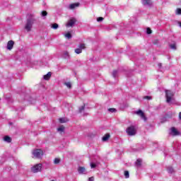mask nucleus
Returning <instances> with one entry per match:
<instances>
[{
  "label": "nucleus",
  "mask_w": 181,
  "mask_h": 181,
  "mask_svg": "<svg viewBox=\"0 0 181 181\" xmlns=\"http://www.w3.org/2000/svg\"><path fill=\"white\" fill-rule=\"evenodd\" d=\"M36 22V18L35 15L30 14L26 19V21L24 24V30L27 31L28 33L29 32H32V29H33V25Z\"/></svg>",
  "instance_id": "1"
},
{
  "label": "nucleus",
  "mask_w": 181,
  "mask_h": 181,
  "mask_svg": "<svg viewBox=\"0 0 181 181\" xmlns=\"http://www.w3.org/2000/svg\"><path fill=\"white\" fill-rule=\"evenodd\" d=\"M173 92L171 90H165V97H166V101L168 104H170L172 103V100H173Z\"/></svg>",
  "instance_id": "2"
},
{
  "label": "nucleus",
  "mask_w": 181,
  "mask_h": 181,
  "mask_svg": "<svg viewBox=\"0 0 181 181\" xmlns=\"http://www.w3.org/2000/svg\"><path fill=\"white\" fill-rule=\"evenodd\" d=\"M127 133L129 136H134V135H136V129L135 127L131 126L127 129Z\"/></svg>",
  "instance_id": "3"
},
{
  "label": "nucleus",
  "mask_w": 181,
  "mask_h": 181,
  "mask_svg": "<svg viewBox=\"0 0 181 181\" xmlns=\"http://www.w3.org/2000/svg\"><path fill=\"white\" fill-rule=\"evenodd\" d=\"M33 155L35 156V158L40 159V158H42L43 156V151H42V149H35L33 151Z\"/></svg>",
  "instance_id": "4"
},
{
  "label": "nucleus",
  "mask_w": 181,
  "mask_h": 181,
  "mask_svg": "<svg viewBox=\"0 0 181 181\" xmlns=\"http://www.w3.org/2000/svg\"><path fill=\"white\" fill-rule=\"evenodd\" d=\"M32 172L33 173H37V172H40L42 170V163L36 164L31 168Z\"/></svg>",
  "instance_id": "5"
},
{
  "label": "nucleus",
  "mask_w": 181,
  "mask_h": 181,
  "mask_svg": "<svg viewBox=\"0 0 181 181\" xmlns=\"http://www.w3.org/2000/svg\"><path fill=\"white\" fill-rule=\"evenodd\" d=\"M76 22H77V20L75 18H71L68 21L67 24H66L67 28H70V27L74 26Z\"/></svg>",
  "instance_id": "6"
},
{
  "label": "nucleus",
  "mask_w": 181,
  "mask_h": 181,
  "mask_svg": "<svg viewBox=\"0 0 181 181\" xmlns=\"http://www.w3.org/2000/svg\"><path fill=\"white\" fill-rule=\"evenodd\" d=\"M170 134L173 135V136H177V135H180V133L177 131V129H176V128L172 127L170 129Z\"/></svg>",
  "instance_id": "7"
},
{
  "label": "nucleus",
  "mask_w": 181,
  "mask_h": 181,
  "mask_svg": "<svg viewBox=\"0 0 181 181\" xmlns=\"http://www.w3.org/2000/svg\"><path fill=\"white\" fill-rule=\"evenodd\" d=\"M78 173H79V175H87L88 173L87 170H86V168L81 166H79L78 168Z\"/></svg>",
  "instance_id": "8"
},
{
  "label": "nucleus",
  "mask_w": 181,
  "mask_h": 181,
  "mask_svg": "<svg viewBox=\"0 0 181 181\" xmlns=\"http://www.w3.org/2000/svg\"><path fill=\"white\" fill-rule=\"evenodd\" d=\"M136 114H137V115H139V117H141V118H142L144 119V121H146L148 119L146 118V116H145V113H144V112H142V110H139L136 112Z\"/></svg>",
  "instance_id": "9"
},
{
  "label": "nucleus",
  "mask_w": 181,
  "mask_h": 181,
  "mask_svg": "<svg viewBox=\"0 0 181 181\" xmlns=\"http://www.w3.org/2000/svg\"><path fill=\"white\" fill-rule=\"evenodd\" d=\"M13 45H15V42H13V40L8 41L7 43L8 50H12V49H13Z\"/></svg>",
  "instance_id": "10"
},
{
  "label": "nucleus",
  "mask_w": 181,
  "mask_h": 181,
  "mask_svg": "<svg viewBox=\"0 0 181 181\" xmlns=\"http://www.w3.org/2000/svg\"><path fill=\"white\" fill-rule=\"evenodd\" d=\"M143 5L151 6L152 5V1L151 0H141Z\"/></svg>",
  "instance_id": "11"
},
{
  "label": "nucleus",
  "mask_w": 181,
  "mask_h": 181,
  "mask_svg": "<svg viewBox=\"0 0 181 181\" xmlns=\"http://www.w3.org/2000/svg\"><path fill=\"white\" fill-rule=\"evenodd\" d=\"M52 77V72H48L46 75L44 76V80H50Z\"/></svg>",
  "instance_id": "12"
},
{
  "label": "nucleus",
  "mask_w": 181,
  "mask_h": 181,
  "mask_svg": "<svg viewBox=\"0 0 181 181\" xmlns=\"http://www.w3.org/2000/svg\"><path fill=\"white\" fill-rule=\"evenodd\" d=\"M4 141L5 142H8V144H10V142H12V139H11V137H9V136H6L4 138Z\"/></svg>",
  "instance_id": "13"
},
{
  "label": "nucleus",
  "mask_w": 181,
  "mask_h": 181,
  "mask_svg": "<svg viewBox=\"0 0 181 181\" xmlns=\"http://www.w3.org/2000/svg\"><path fill=\"white\" fill-rule=\"evenodd\" d=\"M108 139H110V134H106L102 138V141H103V142H106V141H108Z\"/></svg>",
  "instance_id": "14"
},
{
  "label": "nucleus",
  "mask_w": 181,
  "mask_h": 181,
  "mask_svg": "<svg viewBox=\"0 0 181 181\" xmlns=\"http://www.w3.org/2000/svg\"><path fill=\"white\" fill-rule=\"evenodd\" d=\"M142 165V160L141 159H137L136 161V166L137 168H141V165Z\"/></svg>",
  "instance_id": "15"
},
{
  "label": "nucleus",
  "mask_w": 181,
  "mask_h": 181,
  "mask_svg": "<svg viewBox=\"0 0 181 181\" xmlns=\"http://www.w3.org/2000/svg\"><path fill=\"white\" fill-rule=\"evenodd\" d=\"M59 121L61 124H64V122H67L69 120L64 117H62L59 119Z\"/></svg>",
  "instance_id": "16"
},
{
  "label": "nucleus",
  "mask_w": 181,
  "mask_h": 181,
  "mask_svg": "<svg viewBox=\"0 0 181 181\" xmlns=\"http://www.w3.org/2000/svg\"><path fill=\"white\" fill-rule=\"evenodd\" d=\"M63 57H64V59H69L70 55L69 54V52H64V54H63Z\"/></svg>",
  "instance_id": "17"
},
{
  "label": "nucleus",
  "mask_w": 181,
  "mask_h": 181,
  "mask_svg": "<svg viewBox=\"0 0 181 181\" xmlns=\"http://www.w3.org/2000/svg\"><path fill=\"white\" fill-rule=\"evenodd\" d=\"M167 170L168 173H175V170L172 167H168Z\"/></svg>",
  "instance_id": "18"
},
{
  "label": "nucleus",
  "mask_w": 181,
  "mask_h": 181,
  "mask_svg": "<svg viewBox=\"0 0 181 181\" xmlns=\"http://www.w3.org/2000/svg\"><path fill=\"white\" fill-rule=\"evenodd\" d=\"M76 6H78V4H72L69 5V9H74V8H76Z\"/></svg>",
  "instance_id": "19"
},
{
  "label": "nucleus",
  "mask_w": 181,
  "mask_h": 181,
  "mask_svg": "<svg viewBox=\"0 0 181 181\" xmlns=\"http://www.w3.org/2000/svg\"><path fill=\"white\" fill-rule=\"evenodd\" d=\"M51 28L52 29H54V30L58 29L59 28V24H57V23L52 24Z\"/></svg>",
  "instance_id": "20"
},
{
  "label": "nucleus",
  "mask_w": 181,
  "mask_h": 181,
  "mask_svg": "<svg viewBox=\"0 0 181 181\" xmlns=\"http://www.w3.org/2000/svg\"><path fill=\"white\" fill-rule=\"evenodd\" d=\"M58 132H64V127L61 126L57 129Z\"/></svg>",
  "instance_id": "21"
},
{
  "label": "nucleus",
  "mask_w": 181,
  "mask_h": 181,
  "mask_svg": "<svg viewBox=\"0 0 181 181\" xmlns=\"http://www.w3.org/2000/svg\"><path fill=\"white\" fill-rule=\"evenodd\" d=\"M124 177L126 179L129 178V172L128 170L124 171Z\"/></svg>",
  "instance_id": "22"
},
{
  "label": "nucleus",
  "mask_w": 181,
  "mask_h": 181,
  "mask_svg": "<svg viewBox=\"0 0 181 181\" xmlns=\"http://www.w3.org/2000/svg\"><path fill=\"white\" fill-rule=\"evenodd\" d=\"M78 48L81 49V50H83V49H86V44L79 45Z\"/></svg>",
  "instance_id": "23"
},
{
  "label": "nucleus",
  "mask_w": 181,
  "mask_h": 181,
  "mask_svg": "<svg viewBox=\"0 0 181 181\" xmlns=\"http://www.w3.org/2000/svg\"><path fill=\"white\" fill-rule=\"evenodd\" d=\"M81 52H83V50H81V49H79V48L75 49V53H76V54H80V53H81Z\"/></svg>",
  "instance_id": "24"
},
{
  "label": "nucleus",
  "mask_w": 181,
  "mask_h": 181,
  "mask_svg": "<svg viewBox=\"0 0 181 181\" xmlns=\"http://www.w3.org/2000/svg\"><path fill=\"white\" fill-rule=\"evenodd\" d=\"M54 165H59V163H60V160H59V158H55V159L54 160Z\"/></svg>",
  "instance_id": "25"
},
{
  "label": "nucleus",
  "mask_w": 181,
  "mask_h": 181,
  "mask_svg": "<svg viewBox=\"0 0 181 181\" xmlns=\"http://www.w3.org/2000/svg\"><path fill=\"white\" fill-rule=\"evenodd\" d=\"M41 16H42V17L47 16V11H42Z\"/></svg>",
  "instance_id": "26"
},
{
  "label": "nucleus",
  "mask_w": 181,
  "mask_h": 181,
  "mask_svg": "<svg viewBox=\"0 0 181 181\" xmlns=\"http://www.w3.org/2000/svg\"><path fill=\"white\" fill-rule=\"evenodd\" d=\"M117 74H118V71H117V70L113 71L112 76H113L114 78H115V77H117Z\"/></svg>",
  "instance_id": "27"
},
{
  "label": "nucleus",
  "mask_w": 181,
  "mask_h": 181,
  "mask_svg": "<svg viewBox=\"0 0 181 181\" xmlns=\"http://www.w3.org/2000/svg\"><path fill=\"white\" fill-rule=\"evenodd\" d=\"M175 14L181 15V8H177L175 11Z\"/></svg>",
  "instance_id": "28"
},
{
  "label": "nucleus",
  "mask_w": 181,
  "mask_h": 181,
  "mask_svg": "<svg viewBox=\"0 0 181 181\" xmlns=\"http://www.w3.org/2000/svg\"><path fill=\"white\" fill-rule=\"evenodd\" d=\"M170 49H173V50H176V45L175 44H171L170 45Z\"/></svg>",
  "instance_id": "29"
},
{
  "label": "nucleus",
  "mask_w": 181,
  "mask_h": 181,
  "mask_svg": "<svg viewBox=\"0 0 181 181\" xmlns=\"http://www.w3.org/2000/svg\"><path fill=\"white\" fill-rule=\"evenodd\" d=\"M65 86H66V87H68V88H71V83H70V82H66Z\"/></svg>",
  "instance_id": "30"
},
{
  "label": "nucleus",
  "mask_w": 181,
  "mask_h": 181,
  "mask_svg": "<svg viewBox=\"0 0 181 181\" xmlns=\"http://www.w3.org/2000/svg\"><path fill=\"white\" fill-rule=\"evenodd\" d=\"M84 108H86V105H83V106L79 107V112H83V111H84Z\"/></svg>",
  "instance_id": "31"
},
{
  "label": "nucleus",
  "mask_w": 181,
  "mask_h": 181,
  "mask_svg": "<svg viewBox=\"0 0 181 181\" xmlns=\"http://www.w3.org/2000/svg\"><path fill=\"white\" fill-rule=\"evenodd\" d=\"M108 111H109V112H116L117 109H115V108H109Z\"/></svg>",
  "instance_id": "32"
},
{
  "label": "nucleus",
  "mask_w": 181,
  "mask_h": 181,
  "mask_svg": "<svg viewBox=\"0 0 181 181\" xmlns=\"http://www.w3.org/2000/svg\"><path fill=\"white\" fill-rule=\"evenodd\" d=\"M90 168H91V169H94V168H97V165L94 163H90Z\"/></svg>",
  "instance_id": "33"
},
{
  "label": "nucleus",
  "mask_w": 181,
  "mask_h": 181,
  "mask_svg": "<svg viewBox=\"0 0 181 181\" xmlns=\"http://www.w3.org/2000/svg\"><path fill=\"white\" fill-rule=\"evenodd\" d=\"M65 37H66L67 39H71V34H70L69 33H66L65 35Z\"/></svg>",
  "instance_id": "34"
},
{
  "label": "nucleus",
  "mask_w": 181,
  "mask_h": 181,
  "mask_svg": "<svg viewBox=\"0 0 181 181\" xmlns=\"http://www.w3.org/2000/svg\"><path fill=\"white\" fill-rule=\"evenodd\" d=\"M146 33H147V35H151V33H152V30H151V28H148L146 29Z\"/></svg>",
  "instance_id": "35"
},
{
  "label": "nucleus",
  "mask_w": 181,
  "mask_h": 181,
  "mask_svg": "<svg viewBox=\"0 0 181 181\" xmlns=\"http://www.w3.org/2000/svg\"><path fill=\"white\" fill-rule=\"evenodd\" d=\"M103 21H104V18H103V17H98L97 18L98 22H103Z\"/></svg>",
  "instance_id": "36"
},
{
  "label": "nucleus",
  "mask_w": 181,
  "mask_h": 181,
  "mask_svg": "<svg viewBox=\"0 0 181 181\" xmlns=\"http://www.w3.org/2000/svg\"><path fill=\"white\" fill-rule=\"evenodd\" d=\"M144 100H152V97L151 96H144Z\"/></svg>",
  "instance_id": "37"
},
{
  "label": "nucleus",
  "mask_w": 181,
  "mask_h": 181,
  "mask_svg": "<svg viewBox=\"0 0 181 181\" xmlns=\"http://www.w3.org/2000/svg\"><path fill=\"white\" fill-rule=\"evenodd\" d=\"M158 69H162V63H158Z\"/></svg>",
  "instance_id": "38"
},
{
  "label": "nucleus",
  "mask_w": 181,
  "mask_h": 181,
  "mask_svg": "<svg viewBox=\"0 0 181 181\" xmlns=\"http://www.w3.org/2000/svg\"><path fill=\"white\" fill-rule=\"evenodd\" d=\"M89 181H94V177H90L88 179Z\"/></svg>",
  "instance_id": "39"
},
{
  "label": "nucleus",
  "mask_w": 181,
  "mask_h": 181,
  "mask_svg": "<svg viewBox=\"0 0 181 181\" xmlns=\"http://www.w3.org/2000/svg\"><path fill=\"white\" fill-rule=\"evenodd\" d=\"M179 119H181V112L179 113Z\"/></svg>",
  "instance_id": "40"
}]
</instances>
